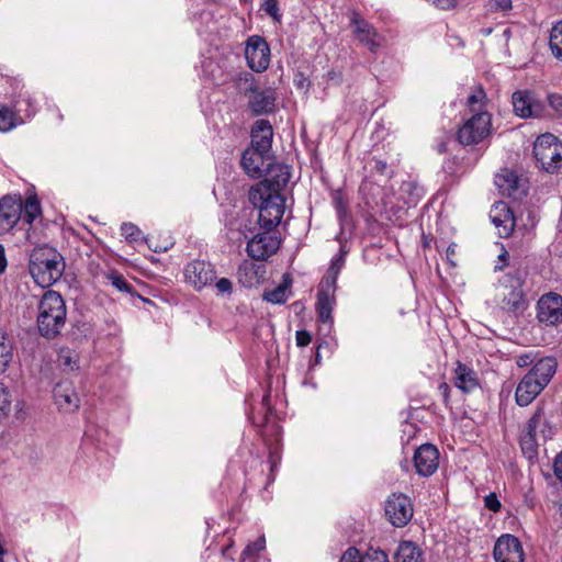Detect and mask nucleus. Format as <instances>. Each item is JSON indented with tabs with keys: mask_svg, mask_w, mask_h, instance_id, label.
<instances>
[{
	"mask_svg": "<svg viewBox=\"0 0 562 562\" xmlns=\"http://www.w3.org/2000/svg\"><path fill=\"white\" fill-rule=\"evenodd\" d=\"M295 339H296V345L299 347H306L312 341V335L307 330L301 329V330L296 331Z\"/></svg>",
	"mask_w": 562,
	"mask_h": 562,
	"instance_id": "09e8293b",
	"label": "nucleus"
},
{
	"mask_svg": "<svg viewBox=\"0 0 562 562\" xmlns=\"http://www.w3.org/2000/svg\"><path fill=\"white\" fill-rule=\"evenodd\" d=\"M547 102L557 116L562 120V94L557 92L548 93Z\"/></svg>",
	"mask_w": 562,
	"mask_h": 562,
	"instance_id": "ea45409f",
	"label": "nucleus"
},
{
	"mask_svg": "<svg viewBox=\"0 0 562 562\" xmlns=\"http://www.w3.org/2000/svg\"><path fill=\"white\" fill-rule=\"evenodd\" d=\"M268 153L255 148H247L243 155L240 165L244 171L254 179H259L265 175V158Z\"/></svg>",
	"mask_w": 562,
	"mask_h": 562,
	"instance_id": "b1692460",
	"label": "nucleus"
},
{
	"mask_svg": "<svg viewBox=\"0 0 562 562\" xmlns=\"http://www.w3.org/2000/svg\"><path fill=\"white\" fill-rule=\"evenodd\" d=\"M7 266L8 262L5 258V250L4 247L0 244V274H2L5 271Z\"/></svg>",
	"mask_w": 562,
	"mask_h": 562,
	"instance_id": "6e6d98bb",
	"label": "nucleus"
},
{
	"mask_svg": "<svg viewBox=\"0 0 562 562\" xmlns=\"http://www.w3.org/2000/svg\"><path fill=\"white\" fill-rule=\"evenodd\" d=\"M453 384L463 393H471L480 386L477 373L469 366L457 361L453 370Z\"/></svg>",
	"mask_w": 562,
	"mask_h": 562,
	"instance_id": "a878e982",
	"label": "nucleus"
},
{
	"mask_svg": "<svg viewBox=\"0 0 562 562\" xmlns=\"http://www.w3.org/2000/svg\"><path fill=\"white\" fill-rule=\"evenodd\" d=\"M121 234L130 243L138 241L143 238L142 231L133 223H123L121 225Z\"/></svg>",
	"mask_w": 562,
	"mask_h": 562,
	"instance_id": "4c0bfd02",
	"label": "nucleus"
},
{
	"mask_svg": "<svg viewBox=\"0 0 562 562\" xmlns=\"http://www.w3.org/2000/svg\"><path fill=\"white\" fill-rule=\"evenodd\" d=\"M245 57L254 71H265L270 64V47L267 41L259 35L250 36L246 44Z\"/></svg>",
	"mask_w": 562,
	"mask_h": 562,
	"instance_id": "f8f14e48",
	"label": "nucleus"
},
{
	"mask_svg": "<svg viewBox=\"0 0 562 562\" xmlns=\"http://www.w3.org/2000/svg\"><path fill=\"white\" fill-rule=\"evenodd\" d=\"M66 315L63 296L56 291H46L38 303L36 322L40 334L48 339L55 338L65 326Z\"/></svg>",
	"mask_w": 562,
	"mask_h": 562,
	"instance_id": "20e7f679",
	"label": "nucleus"
},
{
	"mask_svg": "<svg viewBox=\"0 0 562 562\" xmlns=\"http://www.w3.org/2000/svg\"><path fill=\"white\" fill-rule=\"evenodd\" d=\"M441 10H451L457 7L458 0H425Z\"/></svg>",
	"mask_w": 562,
	"mask_h": 562,
	"instance_id": "de8ad7c7",
	"label": "nucleus"
},
{
	"mask_svg": "<svg viewBox=\"0 0 562 562\" xmlns=\"http://www.w3.org/2000/svg\"><path fill=\"white\" fill-rule=\"evenodd\" d=\"M238 282L246 288H251L258 283L257 268L248 260L243 261L237 269Z\"/></svg>",
	"mask_w": 562,
	"mask_h": 562,
	"instance_id": "473e14b6",
	"label": "nucleus"
},
{
	"mask_svg": "<svg viewBox=\"0 0 562 562\" xmlns=\"http://www.w3.org/2000/svg\"><path fill=\"white\" fill-rule=\"evenodd\" d=\"M487 104L488 99L486 95L485 90L481 85H476L471 87L470 93L467 98L465 105L468 106L469 111L474 113H490L487 111Z\"/></svg>",
	"mask_w": 562,
	"mask_h": 562,
	"instance_id": "c85d7f7f",
	"label": "nucleus"
},
{
	"mask_svg": "<svg viewBox=\"0 0 562 562\" xmlns=\"http://www.w3.org/2000/svg\"><path fill=\"white\" fill-rule=\"evenodd\" d=\"M449 165H450V161H447V162H446V166H445V169H448V168H449V167H448Z\"/></svg>",
	"mask_w": 562,
	"mask_h": 562,
	"instance_id": "0e129e2a",
	"label": "nucleus"
},
{
	"mask_svg": "<svg viewBox=\"0 0 562 562\" xmlns=\"http://www.w3.org/2000/svg\"><path fill=\"white\" fill-rule=\"evenodd\" d=\"M69 362H70V359H69V358H67V359L65 360V363H67V364H68Z\"/></svg>",
	"mask_w": 562,
	"mask_h": 562,
	"instance_id": "69168bd1",
	"label": "nucleus"
},
{
	"mask_svg": "<svg viewBox=\"0 0 562 562\" xmlns=\"http://www.w3.org/2000/svg\"><path fill=\"white\" fill-rule=\"evenodd\" d=\"M184 277L188 283L196 290L213 284L216 279L214 267L204 260H193L184 268Z\"/></svg>",
	"mask_w": 562,
	"mask_h": 562,
	"instance_id": "f3484780",
	"label": "nucleus"
},
{
	"mask_svg": "<svg viewBox=\"0 0 562 562\" xmlns=\"http://www.w3.org/2000/svg\"><path fill=\"white\" fill-rule=\"evenodd\" d=\"M22 216V200L5 195L0 199V235L10 233Z\"/></svg>",
	"mask_w": 562,
	"mask_h": 562,
	"instance_id": "aec40b11",
	"label": "nucleus"
},
{
	"mask_svg": "<svg viewBox=\"0 0 562 562\" xmlns=\"http://www.w3.org/2000/svg\"><path fill=\"white\" fill-rule=\"evenodd\" d=\"M384 512L387 520L396 528L405 527L414 516L412 499L403 493H392L385 501Z\"/></svg>",
	"mask_w": 562,
	"mask_h": 562,
	"instance_id": "9d476101",
	"label": "nucleus"
},
{
	"mask_svg": "<svg viewBox=\"0 0 562 562\" xmlns=\"http://www.w3.org/2000/svg\"><path fill=\"white\" fill-rule=\"evenodd\" d=\"M266 549V538L260 536L257 540L249 543L241 552L239 562H257V559Z\"/></svg>",
	"mask_w": 562,
	"mask_h": 562,
	"instance_id": "72a5a7b5",
	"label": "nucleus"
},
{
	"mask_svg": "<svg viewBox=\"0 0 562 562\" xmlns=\"http://www.w3.org/2000/svg\"><path fill=\"white\" fill-rule=\"evenodd\" d=\"M42 215V206L36 195H30L26 198L24 203L22 202V216L21 220L32 225L33 222Z\"/></svg>",
	"mask_w": 562,
	"mask_h": 562,
	"instance_id": "2f4dec72",
	"label": "nucleus"
},
{
	"mask_svg": "<svg viewBox=\"0 0 562 562\" xmlns=\"http://www.w3.org/2000/svg\"><path fill=\"white\" fill-rule=\"evenodd\" d=\"M492 133V114L474 113L457 131V140L463 146H474Z\"/></svg>",
	"mask_w": 562,
	"mask_h": 562,
	"instance_id": "6e6552de",
	"label": "nucleus"
},
{
	"mask_svg": "<svg viewBox=\"0 0 562 562\" xmlns=\"http://www.w3.org/2000/svg\"><path fill=\"white\" fill-rule=\"evenodd\" d=\"M344 263L345 260L341 256L333 258L326 274L323 277L318 285L315 304L317 319L328 329L331 328L334 323L333 310L336 305L337 279Z\"/></svg>",
	"mask_w": 562,
	"mask_h": 562,
	"instance_id": "39448f33",
	"label": "nucleus"
},
{
	"mask_svg": "<svg viewBox=\"0 0 562 562\" xmlns=\"http://www.w3.org/2000/svg\"><path fill=\"white\" fill-rule=\"evenodd\" d=\"M22 124L24 120L20 115L18 102L12 105L0 103V133H8Z\"/></svg>",
	"mask_w": 562,
	"mask_h": 562,
	"instance_id": "bb28decb",
	"label": "nucleus"
},
{
	"mask_svg": "<svg viewBox=\"0 0 562 562\" xmlns=\"http://www.w3.org/2000/svg\"><path fill=\"white\" fill-rule=\"evenodd\" d=\"M149 248L153 249L155 252L166 251L168 247H158V246H151V244H148Z\"/></svg>",
	"mask_w": 562,
	"mask_h": 562,
	"instance_id": "13d9d810",
	"label": "nucleus"
},
{
	"mask_svg": "<svg viewBox=\"0 0 562 562\" xmlns=\"http://www.w3.org/2000/svg\"><path fill=\"white\" fill-rule=\"evenodd\" d=\"M447 255L450 256V255H454V248H452L451 246L448 247L447 249Z\"/></svg>",
	"mask_w": 562,
	"mask_h": 562,
	"instance_id": "bf43d9fd",
	"label": "nucleus"
},
{
	"mask_svg": "<svg viewBox=\"0 0 562 562\" xmlns=\"http://www.w3.org/2000/svg\"><path fill=\"white\" fill-rule=\"evenodd\" d=\"M547 431L550 432V428L544 417V408L537 407L519 438L521 452L528 460L532 461L538 457V432L542 434L543 438H547Z\"/></svg>",
	"mask_w": 562,
	"mask_h": 562,
	"instance_id": "0eeeda50",
	"label": "nucleus"
},
{
	"mask_svg": "<svg viewBox=\"0 0 562 562\" xmlns=\"http://www.w3.org/2000/svg\"><path fill=\"white\" fill-rule=\"evenodd\" d=\"M101 271H106V269L100 268L99 265L90 263V272L94 277L95 273H101Z\"/></svg>",
	"mask_w": 562,
	"mask_h": 562,
	"instance_id": "4d7b16f0",
	"label": "nucleus"
},
{
	"mask_svg": "<svg viewBox=\"0 0 562 562\" xmlns=\"http://www.w3.org/2000/svg\"><path fill=\"white\" fill-rule=\"evenodd\" d=\"M549 47L552 55L562 60V21L554 24L550 32Z\"/></svg>",
	"mask_w": 562,
	"mask_h": 562,
	"instance_id": "f704fd0d",
	"label": "nucleus"
},
{
	"mask_svg": "<svg viewBox=\"0 0 562 562\" xmlns=\"http://www.w3.org/2000/svg\"><path fill=\"white\" fill-rule=\"evenodd\" d=\"M484 505L487 509H490L494 513L499 512V509L502 507L501 502L498 501L495 493H490L488 495L485 496Z\"/></svg>",
	"mask_w": 562,
	"mask_h": 562,
	"instance_id": "a18cd8bd",
	"label": "nucleus"
},
{
	"mask_svg": "<svg viewBox=\"0 0 562 562\" xmlns=\"http://www.w3.org/2000/svg\"><path fill=\"white\" fill-rule=\"evenodd\" d=\"M449 165H450V161H447V162H446V166H445V169H448V168H449V167H448Z\"/></svg>",
	"mask_w": 562,
	"mask_h": 562,
	"instance_id": "e2e57ef3",
	"label": "nucleus"
},
{
	"mask_svg": "<svg viewBox=\"0 0 562 562\" xmlns=\"http://www.w3.org/2000/svg\"><path fill=\"white\" fill-rule=\"evenodd\" d=\"M373 161V167L372 169L381 175V176H385L389 173V165L386 164V161L382 160V159H378V158H373L372 159Z\"/></svg>",
	"mask_w": 562,
	"mask_h": 562,
	"instance_id": "603ef678",
	"label": "nucleus"
},
{
	"mask_svg": "<svg viewBox=\"0 0 562 562\" xmlns=\"http://www.w3.org/2000/svg\"><path fill=\"white\" fill-rule=\"evenodd\" d=\"M14 342L10 335L0 328V374L4 373L13 360Z\"/></svg>",
	"mask_w": 562,
	"mask_h": 562,
	"instance_id": "c756f323",
	"label": "nucleus"
},
{
	"mask_svg": "<svg viewBox=\"0 0 562 562\" xmlns=\"http://www.w3.org/2000/svg\"><path fill=\"white\" fill-rule=\"evenodd\" d=\"M339 562H360V552L357 548L350 547L341 555Z\"/></svg>",
	"mask_w": 562,
	"mask_h": 562,
	"instance_id": "49530a36",
	"label": "nucleus"
},
{
	"mask_svg": "<svg viewBox=\"0 0 562 562\" xmlns=\"http://www.w3.org/2000/svg\"><path fill=\"white\" fill-rule=\"evenodd\" d=\"M251 148L269 153L272 147L273 128L268 120H257L250 132Z\"/></svg>",
	"mask_w": 562,
	"mask_h": 562,
	"instance_id": "5701e85b",
	"label": "nucleus"
},
{
	"mask_svg": "<svg viewBox=\"0 0 562 562\" xmlns=\"http://www.w3.org/2000/svg\"><path fill=\"white\" fill-rule=\"evenodd\" d=\"M413 461L418 475L430 476L439 467V451L436 446L424 443L415 450Z\"/></svg>",
	"mask_w": 562,
	"mask_h": 562,
	"instance_id": "a211bd4d",
	"label": "nucleus"
},
{
	"mask_svg": "<svg viewBox=\"0 0 562 562\" xmlns=\"http://www.w3.org/2000/svg\"><path fill=\"white\" fill-rule=\"evenodd\" d=\"M360 562H389V559L382 550H370L363 557H360Z\"/></svg>",
	"mask_w": 562,
	"mask_h": 562,
	"instance_id": "79ce46f5",
	"label": "nucleus"
},
{
	"mask_svg": "<svg viewBox=\"0 0 562 562\" xmlns=\"http://www.w3.org/2000/svg\"><path fill=\"white\" fill-rule=\"evenodd\" d=\"M11 409V395L10 392L0 385V418L8 416Z\"/></svg>",
	"mask_w": 562,
	"mask_h": 562,
	"instance_id": "a19ab883",
	"label": "nucleus"
},
{
	"mask_svg": "<svg viewBox=\"0 0 562 562\" xmlns=\"http://www.w3.org/2000/svg\"><path fill=\"white\" fill-rule=\"evenodd\" d=\"M280 178L260 180L248 191L249 202L259 210L258 223L266 231L276 228L285 212V198L280 190L289 182L290 172H282Z\"/></svg>",
	"mask_w": 562,
	"mask_h": 562,
	"instance_id": "f257e3e1",
	"label": "nucleus"
},
{
	"mask_svg": "<svg viewBox=\"0 0 562 562\" xmlns=\"http://www.w3.org/2000/svg\"><path fill=\"white\" fill-rule=\"evenodd\" d=\"M498 297L502 308L508 313H516L525 307L522 285L518 279H509L504 282Z\"/></svg>",
	"mask_w": 562,
	"mask_h": 562,
	"instance_id": "dca6fc26",
	"label": "nucleus"
},
{
	"mask_svg": "<svg viewBox=\"0 0 562 562\" xmlns=\"http://www.w3.org/2000/svg\"><path fill=\"white\" fill-rule=\"evenodd\" d=\"M515 115L521 119H544L548 116L547 108L535 91L517 90L512 95Z\"/></svg>",
	"mask_w": 562,
	"mask_h": 562,
	"instance_id": "1a4fd4ad",
	"label": "nucleus"
},
{
	"mask_svg": "<svg viewBox=\"0 0 562 562\" xmlns=\"http://www.w3.org/2000/svg\"><path fill=\"white\" fill-rule=\"evenodd\" d=\"M260 436L265 446L268 449V459L270 463V475L268 476V484L273 482L274 472L280 463V427L277 424H269L267 420L263 428L260 430Z\"/></svg>",
	"mask_w": 562,
	"mask_h": 562,
	"instance_id": "ddd939ff",
	"label": "nucleus"
},
{
	"mask_svg": "<svg viewBox=\"0 0 562 562\" xmlns=\"http://www.w3.org/2000/svg\"><path fill=\"white\" fill-rule=\"evenodd\" d=\"M334 205L339 214H345L347 211V203L340 192H336L333 198Z\"/></svg>",
	"mask_w": 562,
	"mask_h": 562,
	"instance_id": "3c124183",
	"label": "nucleus"
},
{
	"mask_svg": "<svg viewBox=\"0 0 562 562\" xmlns=\"http://www.w3.org/2000/svg\"><path fill=\"white\" fill-rule=\"evenodd\" d=\"M55 403L59 411L71 413L79 408V396L69 381L57 383L53 390Z\"/></svg>",
	"mask_w": 562,
	"mask_h": 562,
	"instance_id": "412c9836",
	"label": "nucleus"
},
{
	"mask_svg": "<svg viewBox=\"0 0 562 562\" xmlns=\"http://www.w3.org/2000/svg\"><path fill=\"white\" fill-rule=\"evenodd\" d=\"M279 0H263L262 9L273 19L279 18Z\"/></svg>",
	"mask_w": 562,
	"mask_h": 562,
	"instance_id": "c03bdc74",
	"label": "nucleus"
},
{
	"mask_svg": "<svg viewBox=\"0 0 562 562\" xmlns=\"http://www.w3.org/2000/svg\"><path fill=\"white\" fill-rule=\"evenodd\" d=\"M532 153L538 167L548 173H555L562 166V142L553 134L540 135Z\"/></svg>",
	"mask_w": 562,
	"mask_h": 562,
	"instance_id": "423d86ee",
	"label": "nucleus"
},
{
	"mask_svg": "<svg viewBox=\"0 0 562 562\" xmlns=\"http://www.w3.org/2000/svg\"><path fill=\"white\" fill-rule=\"evenodd\" d=\"M351 25L355 27L353 34L357 40L370 52H375L380 46V37L373 25L357 13L351 19Z\"/></svg>",
	"mask_w": 562,
	"mask_h": 562,
	"instance_id": "4be33fe9",
	"label": "nucleus"
},
{
	"mask_svg": "<svg viewBox=\"0 0 562 562\" xmlns=\"http://www.w3.org/2000/svg\"><path fill=\"white\" fill-rule=\"evenodd\" d=\"M252 94L249 98V109L256 114H269L276 108V92L272 89L257 90L250 88Z\"/></svg>",
	"mask_w": 562,
	"mask_h": 562,
	"instance_id": "393cba45",
	"label": "nucleus"
},
{
	"mask_svg": "<svg viewBox=\"0 0 562 562\" xmlns=\"http://www.w3.org/2000/svg\"><path fill=\"white\" fill-rule=\"evenodd\" d=\"M315 362H316V363H318V362H319V353H318V352L316 353Z\"/></svg>",
	"mask_w": 562,
	"mask_h": 562,
	"instance_id": "052dcab7",
	"label": "nucleus"
},
{
	"mask_svg": "<svg viewBox=\"0 0 562 562\" xmlns=\"http://www.w3.org/2000/svg\"><path fill=\"white\" fill-rule=\"evenodd\" d=\"M394 562H423V551L414 542L403 541L397 548Z\"/></svg>",
	"mask_w": 562,
	"mask_h": 562,
	"instance_id": "7c9ffc66",
	"label": "nucleus"
},
{
	"mask_svg": "<svg viewBox=\"0 0 562 562\" xmlns=\"http://www.w3.org/2000/svg\"><path fill=\"white\" fill-rule=\"evenodd\" d=\"M494 182L504 196L517 200L526 194L524 179L513 169H501L496 173Z\"/></svg>",
	"mask_w": 562,
	"mask_h": 562,
	"instance_id": "6ab92c4d",
	"label": "nucleus"
},
{
	"mask_svg": "<svg viewBox=\"0 0 562 562\" xmlns=\"http://www.w3.org/2000/svg\"><path fill=\"white\" fill-rule=\"evenodd\" d=\"M493 212H503L504 218H501L498 215H491L492 222L496 227H504V231L506 234H508L513 227H514V217L510 210L505 205L502 204L499 206H496Z\"/></svg>",
	"mask_w": 562,
	"mask_h": 562,
	"instance_id": "c9c22d12",
	"label": "nucleus"
},
{
	"mask_svg": "<svg viewBox=\"0 0 562 562\" xmlns=\"http://www.w3.org/2000/svg\"><path fill=\"white\" fill-rule=\"evenodd\" d=\"M557 368L558 362L553 357H544L536 362L516 387V403L519 406L529 405L550 383Z\"/></svg>",
	"mask_w": 562,
	"mask_h": 562,
	"instance_id": "f03ea898",
	"label": "nucleus"
},
{
	"mask_svg": "<svg viewBox=\"0 0 562 562\" xmlns=\"http://www.w3.org/2000/svg\"><path fill=\"white\" fill-rule=\"evenodd\" d=\"M438 392L440 393V395L442 397L445 406L446 407H450V392H451V389H450L449 384L447 382L442 381L438 385Z\"/></svg>",
	"mask_w": 562,
	"mask_h": 562,
	"instance_id": "8fccbe9b",
	"label": "nucleus"
},
{
	"mask_svg": "<svg viewBox=\"0 0 562 562\" xmlns=\"http://www.w3.org/2000/svg\"><path fill=\"white\" fill-rule=\"evenodd\" d=\"M553 471L555 476L562 482V451L554 459Z\"/></svg>",
	"mask_w": 562,
	"mask_h": 562,
	"instance_id": "5fc2aeb1",
	"label": "nucleus"
},
{
	"mask_svg": "<svg viewBox=\"0 0 562 562\" xmlns=\"http://www.w3.org/2000/svg\"><path fill=\"white\" fill-rule=\"evenodd\" d=\"M29 270L40 286L48 288L61 278L65 260L55 248L44 245L32 250Z\"/></svg>",
	"mask_w": 562,
	"mask_h": 562,
	"instance_id": "7ed1b4c3",
	"label": "nucleus"
},
{
	"mask_svg": "<svg viewBox=\"0 0 562 562\" xmlns=\"http://www.w3.org/2000/svg\"><path fill=\"white\" fill-rule=\"evenodd\" d=\"M94 280L100 283L111 284L120 292L132 293L133 286L126 281L122 273L114 269H106L94 274Z\"/></svg>",
	"mask_w": 562,
	"mask_h": 562,
	"instance_id": "cd10ccee",
	"label": "nucleus"
},
{
	"mask_svg": "<svg viewBox=\"0 0 562 562\" xmlns=\"http://www.w3.org/2000/svg\"><path fill=\"white\" fill-rule=\"evenodd\" d=\"M487 11L488 12H496L502 14H507L513 9V1L512 0H490L487 2Z\"/></svg>",
	"mask_w": 562,
	"mask_h": 562,
	"instance_id": "58836bf2",
	"label": "nucleus"
},
{
	"mask_svg": "<svg viewBox=\"0 0 562 562\" xmlns=\"http://www.w3.org/2000/svg\"><path fill=\"white\" fill-rule=\"evenodd\" d=\"M270 231L256 234L246 246L248 256L257 261H265L280 249L281 238L278 234H270Z\"/></svg>",
	"mask_w": 562,
	"mask_h": 562,
	"instance_id": "9b49d317",
	"label": "nucleus"
},
{
	"mask_svg": "<svg viewBox=\"0 0 562 562\" xmlns=\"http://www.w3.org/2000/svg\"><path fill=\"white\" fill-rule=\"evenodd\" d=\"M493 555L496 562H524L525 553L519 539L513 535H503L495 542Z\"/></svg>",
	"mask_w": 562,
	"mask_h": 562,
	"instance_id": "2eb2a0df",
	"label": "nucleus"
},
{
	"mask_svg": "<svg viewBox=\"0 0 562 562\" xmlns=\"http://www.w3.org/2000/svg\"><path fill=\"white\" fill-rule=\"evenodd\" d=\"M533 362V357L531 353H524L517 357L516 364L519 368H526Z\"/></svg>",
	"mask_w": 562,
	"mask_h": 562,
	"instance_id": "864d4df0",
	"label": "nucleus"
},
{
	"mask_svg": "<svg viewBox=\"0 0 562 562\" xmlns=\"http://www.w3.org/2000/svg\"><path fill=\"white\" fill-rule=\"evenodd\" d=\"M537 318L540 323L555 326L562 323V296L558 293L543 294L538 301Z\"/></svg>",
	"mask_w": 562,
	"mask_h": 562,
	"instance_id": "4468645a",
	"label": "nucleus"
},
{
	"mask_svg": "<svg viewBox=\"0 0 562 562\" xmlns=\"http://www.w3.org/2000/svg\"><path fill=\"white\" fill-rule=\"evenodd\" d=\"M286 289L288 284H279L277 288L266 291L263 300L273 304H283L288 300Z\"/></svg>",
	"mask_w": 562,
	"mask_h": 562,
	"instance_id": "e433bc0d",
	"label": "nucleus"
},
{
	"mask_svg": "<svg viewBox=\"0 0 562 562\" xmlns=\"http://www.w3.org/2000/svg\"><path fill=\"white\" fill-rule=\"evenodd\" d=\"M217 294H231L233 292V283L227 278H221L215 283Z\"/></svg>",
	"mask_w": 562,
	"mask_h": 562,
	"instance_id": "37998d69",
	"label": "nucleus"
},
{
	"mask_svg": "<svg viewBox=\"0 0 562 562\" xmlns=\"http://www.w3.org/2000/svg\"><path fill=\"white\" fill-rule=\"evenodd\" d=\"M449 165H450V161H447V162H446V166H445V169H448V168H449V167H448Z\"/></svg>",
	"mask_w": 562,
	"mask_h": 562,
	"instance_id": "680f3d73",
	"label": "nucleus"
}]
</instances>
